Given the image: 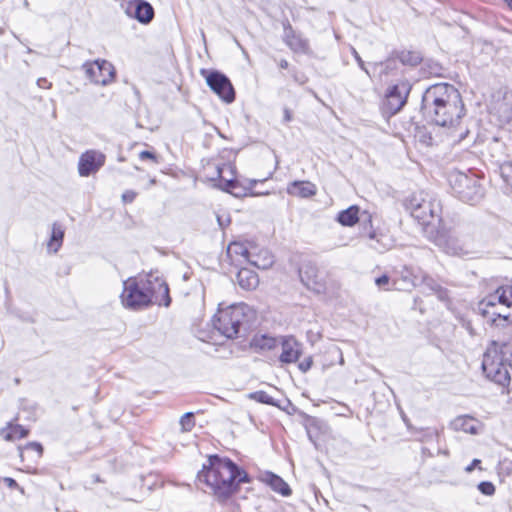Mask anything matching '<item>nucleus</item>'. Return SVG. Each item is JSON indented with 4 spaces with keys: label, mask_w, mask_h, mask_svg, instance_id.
<instances>
[{
    "label": "nucleus",
    "mask_w": 512,
    "mask_h": 512,
    "mask_svg": "<svg viewBox=\"0 0 512 512\" xmlns=\"http://www.w3.org/2000/svg\"><path fill=\"white\" fill-rule=\"evenodd\" d=\"M198 482L205 484L219 500L230 497L240 483L248 482V474L229 458L209 456L197 475Z\"/></svg>",
    "instance_id": "nucleus-1"
},
{
    "label": "nucleus",
    "mask_w": 512,
    "mask_h": 512,
    "mask_svg": "<svg viewBox=\"0 0 512 512\" xmlns=\"http://www.w3.org/2000/svg\"><path fill=\"white\" fill-rule=\"evenodd\" d=\"M120 298L123 306L130 310H141L151 304L167 307L171 302L168 285L153 275L125 280Z\"/></svg>",
    "instance_id": "nucleus-2"
},
{
    "label": "nucleus",
    "mask_w": 512,
    "mask_h": 512,
    "mask_svg": "<svg viewBox=\"0 0 512 512\" xmlns=\"http://www.w3.org/2000/svg\"><path fill=\"white\" fill-rule=\"evenodd\" d=\"M482 316L493 325H503L512 319V287L501 286L478 304Z\"/></svg>",
    "instance_id": "nucleus-3"
},
{
    "label": "nucleus",
    "mask_w": 512,
    "mask_h": 512,
    "mask_svg": "<svg viewBox=\"0 0 512 512\" xmlns=\"http://www.w3.org/2000/svg\"><path fill=\"white\" fill-rule=\"evenodd\" d=\"M424 286L434 293L441 301H446L448 297L447 290L442 288L433 278L417 267L403 266L397 273V277L392 281V288L386 287V290H411L417 286Z\"/></svg>",
    "instance_id": "nucleus-4"
},
{
    "label": "nucleus",
    "mask_w": 512,
    "mask_h": 512,
    "mask_svg": "<svg viewBox=\"0 0 512 512\" xmlns=\"http://www.w3.org/2000/svg\"><path fill=\"white\" fill-rule=\"evenodd\" d=\"M405 205L411 216L422 225L435 226L436 223L440 224L442 221L440 204L432 200L426 192L413 193L406 200Z\"/></svg>",
    "instance_id": "nucleus-5"
},
{
    "label": "nucleus",
    "mask_w": 512,
    "mask_h": 512,
    "mask_svg": "<svg viewBox=\"0 0 512 512\" xmlns=\"http://www.w3.org/2000/svg\"><path fill=\"white\" fill-rule=\"evenodd\" d=\"M423 102L428 108L431 122L439 128H445L448 122V84L431 85L425 92Z\"/></svg>",
    "instance_id": "nucleus-6"
},
{
    "label": "nucleus",
    "mask_w": 512,
    "mask_h": 512,
    "mask_svg": "<svg viewBox=\"0 0 512 512\" xmlns=\"http://www.w3.org/2000/svg\"><path fill=\"white\" fill-rule=\"evenodd\" d=\"M249 307L246 304H233L226 308L218 309L214 316V327L225 337L232 339L238 336L240 327L245 321Z\"/></svg>",
    "instance_id": "nucleus-7"
},
{
    "label": "nucleus",
    "mask_w": 512,
    "mask_h": 512,
    "mask_svg": "<svg viewBox=\"0 0 512 512\" xmlns=\"http://www.w3.org/2000/svg\"><path fill=\"white\" fill-rule=\"evenodd\" d=\"M450 186L457 198L471 205L479 203L484 196L478 181L459 171L450 172Z\"/></svg>",
    "instance_id": "nucleus-8"
},
{
    "label": "nucleus",
    "mask_w": 512,
    "mask_h": 512,
    "mask_svg": "<svg viewBox=\"0 0 512 512\" xmlns=\"http://www.w3.org/2000/svg\"><path fill=\"white\" fill-rule=\"evenodd\" d=\"M482 369L486 377L491 381L505 386L510 382L508 365L504 362L503 355L496 347L487 349L483 356Z\"/></svg>",
    "instance_id": "nucleus-9"
},
{
    "label": "nucleus",
    "mask_w": 512,
    "mask_h": 512,
    "mask_svg": "<svg viewBox=\"0 0 512 512\" xmlns=\"http://www.w3.org/2000/svg\"><path fill=\"white\" fill-rule=\"evenodd\" d=\"M488 111L499 125L512 121V91L500 89L491 95Z\"/></svg>",
    "instance_id": "nucleus-10"
},
{
    "label": "nucleus",
    "mask_w": 512,
    "mask_h": 512,
    "mask_svg": "<svg viewBox=\"0 0 512 512\" xmlns=\"http://www.w3.org/2000/svg\"><path fill=\"white\" fill-rule=\"evenodd\" d=\"M450 101H453V114L456 119H450V138H455L456 142L463 140L469 133L466 125L462 124V118L465 116V107L461 99L460 93L457 89L452 88L450 85ZM452 111L450 110V116Z\"/></svg>",
    "instance_id": "nucleus-11"
},
{
    "label": "nucleus",
    "mask_w": 512,
    "mask_h": 512,
    "mask_svg": "<svg viewBox=\"0 0 512 512\" xmlns=\"http://www.w3.org/2000/svg\"><path fill=\"white\" fill-rule=\"evenodd\" d=\"M411 85L406 80H401L390 86L385 94V106L387 111L394 115L406 104Z\"/></svg>",
    "instance_id": "nucleus-12"
},
{
    "label": "nucleus",
    "mask_w": 512,
    "mask_h": 512,
    "mask_svg": "<svg viewBox=\"0 0 512 512\" xmlns=\"http://www.w3.org/2000/svg\"><path fill=\"white\" fill-rule=\"evenodd\" d=\"M87 77L95 84L107 85L114 80V66L107 60H96L84 65Z\"/></svg>",
    "instance_id": "nucleus-13"
},
{
    "label": "nucleus",
    "mask_w": 512,
    "mask_h": 512,
    "mask_svg": "<svg viewBox=\"0 0 512 512\" xmlns=\"http://www.w3.org/2000/svg\"><path fill=\"white\" fill-rule=\"evenodd\" d=\"M210 89L226 103L235 100V91L229 78L219 71H212L206 77Z\"/></svg>",
    "instance_id": "nucleus-14"
},
{
    "label": "nucleus",
    "mask_w": 512,
    "mask_h": 512,
    "mask_svg": "<svg viewBox=\"0 0 512 512\" xmlns=\"http://www.w3.org/2000/svg\"><path fill=\"white\" fill-rule=\"evenodd\" d=\"M106 156L98 150H88L81 154L78 162V172L82 177L96 173L104 164Z\"/></svg>",
    "instance_id": "nucleus-15"
},
{
    "label": "nucleus",
    "mask_w": 512,
    "mask_h": 512,
    "mask_svg": "<svg viewBox=\"0 0 512 512\" xmlns=\"http://www.w3.org/2000/svg\"><path fill=\"white\" fill-rule=\"evenodd\" d=\"M279 345L282 350L279 361L282 364L295 363L302 355V344L293 336H281Z\"/></svg>",
    "instance_id": "nucleus-16"
},
{
    "label": "nucleus",
    "mask_w": 512,
    "mask_h": 512,
    "mask_svg": "<svg viewBox=\"0 0 512 512\" xmlns=\"http://www.w3.org/2000/svg\"><path fill=\"white\" fill-rule=\"evenodd\" d=\"M126 13L143 24L150 23L154 17L153 7L144 0L130 2L126 8Z\"/></svg>",
    "instance_id": "nucleus-17"
},
{
    "label": "nucleus",
    "mask_w": 512,
    "mask_h": 512,
    "mask_svg": "<svg viewBox=\"0 0 512 512\" xmlns=\"http://www.w3.org/2000/svg\"><path fill=\"white\" fill-rule=\"evenodd\" d=\"M247 263L259 269H268L274 263V256L268 249L253 243Z\"/></svg>",
    "instance_id": "nucleus-18"
},
{
    "label": "nucleus",
    "mask_w": 512,
    "mask_h": 512,
    "mask_svg": "<svg viewBox=\"0 0 512 512\" xmlns=\"http://www.w3.org/2000/svg\"><path fill=\"white\" fill-rule=\"evenodd\" d=\"M253 243L234 241L227 248V256L233 263H247Z\"/></svg>",
    "instance_id": "nucleus-19"
},
{
    "label": "nucleus",
    "mask_w": 512,
    "mask_h": 512,
    "mask_svg": "<svg viewBox=\"0 0 512 512\" xmlns=\"http://www.w3.org/2000/svg\"><path fill=\"white\" fill-rule=\"evenodd\" d=\"M283 40L296 53H305L308 50L307 40L297 34L288 22L284 24Z\"/></svg>",
    "instance_id": "nucleus-20"
},
{
    "label": "nucleus",
    "mask_w": 512,
    "mask_h": 512,
    "mask_svg": "<svg viewBox=\"0 0 512 512\" xmlns=\"http://www.w3.org/2000/svg\"><path fill=\"white\" fill-rule=\"evenodd\" d=\"M451 426L456 431H463L471 435H476L483 430V423L468 415L455 418L451 422Z\"/></svg>",
    "instance_id": "nucleus-21"
},
{
    "label": "nucleus",
    "mask_w": 512,
    "mask_h": 512,
    "mask_svg": "<svg viewBox=\"0 0 512 512\" xmlns=\"http://www.w3.org/2000/svg\"><path fill=\"white\" fill-rule=\"evenodd\" d=\"M287 193L301 198H309L317 193V187L310 181H294L287 187Z\"/></svg>",
    "instance_id": "nucleus-22"
},
{
    "label": "nucleus",
    "mask_w": 512,
    "mask_h": 512,
    "mask_svg": "<svg viewBox=\"0 0 512 512\" xmlns=\"http://www.w3.org/2000/svg\"><path fill=\"white\" fill-rule=\"evenodd\" d=\"M279 338L268 335H255L251 341V347L257 351H271L279 346Z\"/></svg>",
    "instance_id": "nucleus-23"
},
{
    "label": "nucleus",
    "mask_w": 512,
    "mask_h": 512,
    "mask_svg": "<svg viewBox=\"0 0 512 512\" xmlns=\"http://www.w3.org/2000/svg\"><path fill=\"white\" fill-rule=\"evenodd\" d=\"M237 280L241 288L245 290H253L259 284V278L256 272L241 268L237 274Z\"/></svg>",
    "instance_id": "nucleus-24"
},
{
    "label": "nucleus",
    "mask_w": 512,
    "mask_h": 512,
    "mask_svg": "<svg viewBox=\"0 0 512 512\" xmlns=\"http://www.w3.org/2000/svg\"><path fill=\"white\" fill-rule=\"evenodd\" d=\"M359 220V208L354 205L340 211L337 215V221L343 226L351 227L355 225Z\"/></svg>",
    "instance_id": "nucleus-25"
},
{
    "label": "nucleus",
    "mask_w": 512,
    "mask_h": 512,
    "mask_svg": "<svg viewBox=\"0 0 512 512\" xmlns=\"http://www.w3.org/2000/svg\"><path fill=\"white\" fill-rule=\"evenodd\" d=\"M267 481L270 487L282 496H289L291 494L289 485L281 477L275 474H269Z\"/></svg>",
    "instance_id": "nucleus-26"
},
{
    "label": "nucleus",
    "mask_w": 512,
    "mask_h": 512,
    "mask_svg": "<svg viewBox=\"0 0 512 512\" xmlns=\"http://www.w3.org/2000/svg\"><path fill=\"white\" fill-rule=\"evenodd\" d=\"M415 139L424 146H432L438 143V140L434 138L433 132L428 130L426 127H417L415 132Z\"/></svg>",
    "instance_id": "nucleus-27"
},
{
    "label": "nucleus",
    "mask_w": 512,
    "mask_h": 512,
    "mask_svg": "<svg viewBox=\"0 0 512 512\" xmlns=\"http://www.w3.org/2000/svg\"><path fill=\"white\" fill-rule=\"evenodd\" d=\"M63 237H64L63 229L60 226L54 224L52 227L51 238L48 243V249L50 251L56 253L62 245Z\"/></svg>",
    "instance_id": "nucleus-28"
},
{
    "label": "nucleus",
    "mask_w": 512,
    "mask_h": 512,
    "mask_svg": "<svg viewBox=\"0 0 512 512\" xmlns=\"http://www.w3.org/2000/svg\"><path fill=\"white\" fill-rule=\"evenodd\" d=\"M397 62L393 59H388L384 62L373 63L372 70L373 73H378L379 77L386 76L390 74L393 70L396 69Z\"/></svg>",
    "instance_id": "nucleus-29"
},
{
    "label": "nucleus",
    "mask_w": 512,
    "mask_h": 512,
    "mask_svg": "<svg viewBox=\"0 0 512 512\" xmlns=\"http://www.w3.org/2000/svg\"><path fill=\"white\" fill-rule=\"evenodd\" d=\"M224 169H229V166L224 165L223 167H217V176L221 182L220 186L223 190L228 191L237 196L238 194L234 192V189L237 187V180L233 178L224 179L222 176Z\"/></svg>",
    "instance_id": "nucleus-30"
},
{
    "label": "nucleus",
    "mask_w": 512,
    "mask_h": 512,
    "mask_svg": "<svg viewBox=\"0 0 512 512\" xmlns=\"http://www.w3.org/2000/svg\"><path fill=\"white\" fill-rule=\"evenodd\" d=\"M33 453L35 456V459L38 460L41 458L43 453V447L40 443L37 442H30L28 443L23 449L20 451V457L22 461H24V458L27 454Z\"/></svg>",
    "instance_id": "nucleus-31"
},
{
    "label": "nucleus",
    "mask_w": 512,
    "mask_h": 512,
    "mask_svg": "<svg viewBox=\"0 0 512 512\" xmlns=\"http://www.w3.org/2000/svg\"><path fill=\"white\" fill-rule=\"evenodd\" d=\"M28 435V430L21 425L11 426L9 431L4 434V439L8 441L24 438Z\"/></svg>",
    "instance_id": "nucleus-32"
},
{
    "label": "nucleus",
    "mask_w": 512,
    "mask_h": 512,
    "mask_svg": "<svg viewBox=\"0 0 512 512\" xmlns=\"http://www.w3.org/2000/svg\"><path fill=\"white\" fill-rule=\"evenodd\" d=\"M249 397L251 399L259 402V403L268 404V405H272V406H276L277 405L276 402L274 401L273 397H271L265 391L253 392V393L250 394Z\"/></svg>",
    "instance_id": "nucleus-33"
},
{
    "label": "nucleus",
    "mask_w": 512,
    "mask_h": 512,
    "mask_svg": "<svg viewBox=\"0 0 512 512\" xmlns=\"http://www.w3.org/2000/svg\"><path fill=\"white\" fill-rule=\"evenodd\" d=\"M179 423L181 425V429L183 432L191 431L195 425L193 413L187 412L184 415H182Z\"/></svg>",
    "instance_id": "nucleus-34"
},
{
    "label": "nucleus",
    "mask_w": 512,
    "mask_h": 512,
    "mask_svg": "<svg viewBox=\"0 0 512 512\" xmlns=\"http://www.w3.org/2000/svg\"><path fill=\"white\" fill-rule=\"evenodd\" d=\"M500 174L504 181L512 185V162L506 161L500 165Z\"/></svg>",
    "instance_id": "nucleus-35"
},
{
    "label": "nucleus",
    "mask_w": 512,
    "mask_h": 512,
    "mask_svg": "<svg viewBox=\"0 0 512 512\" xmlns=\"http://www.w3.org/2000/svg\"><path fill=\"white\" fill-rule=\"evenodd\" d=\"M479 490L485 495H492L495 492V487L491 482H481L478 485Z\"/></svg>",
    "instance_id": "nucleus-36"
},
{
    "label": "nucleus",
    "mask_w": 512,
    "mask_h": 512,
    "mask_svg": "<svg viewBox=\"0 0 512 512\" xmlns=\"http://www.w3.org/2000/svg\"><path fill=\"white\" fill-rule=\"evenodd\" d=\"M352 55L354 57V59L356 60V62L358 63L359 67L369 76L371 77L370 75V71L368 70V68L366 67L364 61L362 60V58L360 57L359 53L356 51V49L352 48Z\"/></svg>",
    "instance_id": "nucleus-37"
},
{
    "label": "nucleus",
    "mask_w": 512,
    "mask_h": 512,
    "mask_svg": "<svg viewBox=\"0 0 512 512\" xmlns=\"http://www.w3.org/2000/svg\"><path fill=\"white\" fill-rule=\"evenodd\" d=\"M313 364V360H312V357L309 356L307 358H305L304 360H302L299 364H298V368L303 372V373H306L312 366Z\"/></svg>",
    "instance_id": "nucleus-38"
},
{
    "label": "nucleus",
    "mask_w": 512,
    "mask_h": 512,
    "mask_svg": "<svg viewBox=\"0 0 512 512\" xmlns=\"http://www.w3.org/2000/svg\"><path fill=\"white\" fill-rule=\"evenodd\" d=\"M139 158L141 160L150 159V160H153L154 162L158 163L157 156L153 152H150V151H147V150L141 151L139 153Z\"/></svg>",
    "instance_id": "nucleus-39"
},
{
    "label": "nucleus",
    "mask_w": 512,
    "mask_h": 512,
    "mask_svg": "<svg viewBox=\"0 0 512 512\" xmlns=\"http://www.w3.org/2000/svg\"><path fill=\"white\" fill-rule=\"evenodd\" d=\"M375 284L382 288L390 284V278L387 275H382L375 279Z\"/></svg>",
    "instance_id": "nucleus-40"
},
{
    "label": "nucleus",
    "mask_w": 512,
    "mask_h": 512,
    "mask_svg": "<svg viewBox=\"0 0 512 512\" xmlns=\"http://www.w3.org/2000/svg\"><path fill=\"white\" fill-rule=\"evenodd\" d=\"M4 483L9 487V488H12V489H19L21 491V493L24 492L23 488H20L18 483L11 477H5L3 479Z\"/></svg>",
    "instance_id": "nucleus-41"
},
{
    "label": "nucleus",
    "mask_w": 512,
    "mask_h": 512,
    "mask_svg": "<svg viewBox=\"0 0 512 512\" xmlns=\"http://www.w3.org/2000/svg\"><path fill=\"white\" fill-rule=\"evenodd\" d=\"M136 197V193L132 190H127L122 194V199L126 203H131L134 201Z\"/></svg>",
    "instance_id": "nucleus-42"
},
{
    "label": "nucleus",
    "mask_w": 512,
    "mask_h": 512,
    "mask_svg": "<svg viewBox=\"0 0 512 512\" xmlns=\"http://www.w3.org/2000/svg\"><path fill=\"white\" fill-rule=\"evenodd\" d=\"M37 85L44 89H49L51 87V83L46 78H39L37 80Z\"/></svg>",
    "instance_id": "nucleus-43"
},
{
    "label": "nucleus",
    "mask_w": 512,
    "mask_h": 512,
    "mask_svg": "<svg viewBox=\"0 0 512 512\" xmlns=\"http://www.w3.org/2000/svg\"><path fill=\"white\" fill-rule=\"evenodd\" d=\"M360 220H362L363 222H368L369 224H371V216L368 213H366V212L364 213V215H361Z\"/></svg>",
    "instance_id": "nucleus-44"
},
{
    "label": "nucleus",
    "mask_w": 512,
    "mask_h": 512,
    "mask_svg": "<svg viewBox=\"0 0 512 512\" xmlns=\"http://www.w3.org/2000/svg\"><path fill=\"white\" fill-rule=\"evenodd\" d=\"M279 67H280L281 69H287V68L289 67V63H288V61H287V60H285V59L280 60V62H279Z\"/></svg>",
    "instance_id": "nucleus-45"
},
{
    "label": "nucleus",
    "mask_w": 512,
    "mask_h": 512,
    "mask_svg": "<svg viewBox=\"0 0 512 512\" xmlns=\"http://www.w3.org/2000/svg\"><path fill=\"white\" fill-rule=\"evenodd\" d=\"M368 238L371 239V240H376L377 242H379V240L377 238V233L374 230H371L368 233Z\"/></svg>",
    "instance_id": "nucleus-46"
},
{
    "label": "nucleus",
    "mask_w": 512,
    "mask_h": 512,
    "mask_svg": "<svg viewBox=\"0 0 512 512\" xmlns=\"http://www.w3.org/2000/svg\"><path fill=\"white\" fill-rule=\"evenodd\" d=\"M478 463H480V460H477V459L473 460L472 464H471L470 466H468V467L466 468V470H467L468 472H471V471L473 470V467H474L476 464H478Z\"/></svg>",
    "instance_id": "nucleus-47"
},
{
    "label": "nucleus",
    "mask_w": 512,
    "mask_h": 512,
    "mask_svg": "<svg viewBox=\"0 0 512 512\" xmlns=\"http://www.w3.org/2000/svg\"><path fill=\"white\" fill-rule=\"evenodd\" d=\"M284 119H285L286 122L291 120V114H290V112L288 110H285Z\"/></svg>",
    "instance_id": "nucleus-48"
},
{
    "label": "nucleus",
    "mask_w": 512,
    "mask_h": 512,
    "mask_svg": "<svg viewBox=\"0 0 512 512\" xmlns=\"http://www.w3.org/2000/svg\"><path fill=\"white\" fill-rule=\"evenodd\" d=\"M336 351H337V353H338V354H339V356H340L339 363H340L341 365H343V364H344V358H343V355H342V353H341L340 349H337Z\"/></svg>",
    "instance_id": "nucleus-49"
},
{
    "label": "nucleus",
    "mask_w": 512,
    "mask_h": 512,
    "mask_svg": "<svg viewBox=\"0 0 512 512\" xmlns=\"http://www.w3.org/2000/svg\"><path fill=\"white\" fill-rule=\"evenodd\" d=\"M505 1L508 3L509 7L512 9V0H505Z\"/></svg>",
    "instance_id": "nucleus-50"
},
{
    "label": "nucleus",
    "mask_w": 512,
    "mask_h": 512,
    "mask_svg": "<svg viewBox=\"0 0 512 512\" xmlns=\"http://www.w3.org/2000/svg\"><path fill=\"white\" fill-rule=\"evenodd\" d=\"M374 249L380 250V248L376 245H371Z\"/></svg>",
    "instance_id": "nucleus-51"
},
{
    "label": "nucleus",
    "mask_w": 512,
    "mask_h": 512,
    "mask_svg": "<svg viewBox=\"0 0 512 512\" xmlns=\"http://www.w3.org/2000/svg\"><path fill=\"white\" fill-rule=\"evenodd\" d=\"M183 277H184V279H185V280H187V279H188L187 274H184V276H183Z\"/></svg>",
    "instance_id": "nucleus-52"
},
{
    "label": "nucleus",
    "mask_w": 512,
    "mask_h": 512,
    "mask_svg": "<svg viewBox=\"0 0 512 512\" xmlns=\"http://www.w3.org/2000/svg\"><path fill=\"white\" fill-rule=\"evenodd\" d=\"M510 366H512V353H511V363H510Z\"/></svg>",
    "instance_id": "nucleus-53"
},
{
    "label": "nucleus",
    "mask_w": 512,
    "mask_h": 512,
    "mask_svg": "<svg viewBox=\"0 0 512 512\" xmlns=\"http://www.w3.org/2000/svg\"><path fill=\"white\" fill-rule=\"evenodd\" d=\"M228 170H230V173H233V170H231V168H230V167H229V169H228Z\"/></svg>",
    "instance_id": "nucleus-54"
}]
</instances>
